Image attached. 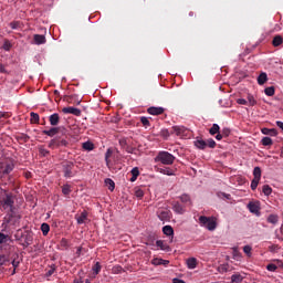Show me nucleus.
<instances>
[{"mask_svg": "<svg viewBox=\"0 0 283 283\" xmlns=\"http://www.w3.org/2000/svg\"><path fill=\"white\" fill-rule=\"evenodd\" d=\"M59 132H61V127H52L49 130H43L42 134H44V136H49L50 138H54Z\"/></svg>", "mask_w": 283, "mask_h": 283, "instance_id": "10", "label": "nucleus"}, {"mask_svg": "<svg viewBox=\"0 0 283 283\" xmlns=\"http://www.w3.org/2000/svg\"><path fill=\"white\" fill-rule=\"evenodd\" d=\"M10 28L12 30H21L23 28V22H21V21L10 22Z\"/></svg>", "mask_w": 283, "mask_h": 283, "instance_id": "30", "label": "nucleus"}, {"mask_svg": "<svg viewBox=\"0 0 283 283\" xmlns=\"http://www.w3.org/2000/svg\"><path fill=\"white\" fill-rule=\"evenodd\" d=\"M156 247H158V249H160L161 251H166V253H169V251H171V248L169 247V244H167V242L163 240H157Z\"/></svg>", "mask_w": 283, "mask_h": 283, "instance_id": "11", "label": "nucleus"}, {"mask_svg": "<svg viewBox=\"0 0 283 283\" xmlns=\"http://www.w3.org/2000/svg\"><path fill=\"white\" fill-rule=\"evenodd\" d=\"M10 256L11 254L0 253V266H10Z\"/></svg>", "mask_w": 283, "mask_h": 283, "instance_id": "14", "label": "nucleus"}, {"mask_svg": "<svg viewBox=\"0 0 283 283\" xmlns=\"http://www.w3.org/2000/svg\"><path fill=\"white\" fill-rule=\"evenodd\" d=\"M60 245L63 247V249H67V247H69L67 239H62V240L60 241Z\"/></svg>", "mask_w": 283, "mask_h": 283, "instance_id": "56", "label": "nucleus"}, {"mask_svg": "<svg viewBox=\"0 0 283 283\" xmlns=\"http://www.w3.org/2000/svg\"><path fill=\"white\" fill-rule=\"evenodd\" d=\"M163 233L168 237H174V228L171 226H165L163 228Z\"/></svg>", "mask_w": 283, "mask_h": 283, "instance_id": "28", "label": "nucleus"}, {"mask_svg": "<svg viewBox=\"0 0 283 283\" xmlns=\"http://www.w3.org/2000/svg\"><path fill=\"white\" fill-rule=\"evenodd\" d=\"M82 149H84V151H93L94 149V143L92 142H85L82 144Z\"/></svg>", "mask_w": 283, "mask_h": 283, "instance_id": "27", "label": "nucleus"}, {"mask_svg": "<svg viewBox=\"0 0 283 283\" xmlns=\"http://www.w3.org/2000/svg\"><path fill=\"white\" fill-rule=\"evenodd\" d=\"M33 41L35 45H43L46 42L45 35L34 34Z\"/></svg>", "mask_w": 283, "mask_h": 283, "instance_id": "16", "label": "nucleus"}, {"mask_svg": "<svg viewBox=\"0 0 283 283\" xmlns=\"http://www.w3.org/2000/svg\"><path fill=\"white\" fill-rule=\"evenodd\" d=\"M248 105H250V107H254V105H258V101H255V97H253V95L248 94Z\"/></svg>", "mask_w": 283, "mask_h": 283, "instance_id": "41", "label": "nucleus"}, {"mask_svg": "<svg viewBox=\"0 0 283 283\" xmlns=\"http://www.w3.org/2000/svg\"><path fill=\"white\" fill-rule=\"evenodd\" d=\"M261 144L263 147H271V145H273V139H271V137H263Z\"/></svg>", "mask_w": 283, "mask_h": 283, "instance_id": "34", "label": "nucleus"}, {"mask_svg": "<svg viewBox=\"0 0 283 283\" xmlns=\"http://www.w3.org/2000/svg\"><path fill=\"white\" fill-rule=\"evenodd\" d=\"M3 50H6V52H10V50H12V43H10V41L6 40L3 43Z\"/></svg>", "mask_w": 283, "mask_h": 283, "instance_id": "51", "label": "nucleus"}, {"mask_svg": "<svg viewBox=\"0 0 283 283\" xmlns=\"http://www.w3.org/2000/svg\"><path fill=\"white\" fill-rule=\"evenodd\" d=\"M242 280H244V276H242L240 273H235L231 276L232 283H241Z\"/></svg>", "mask_w": 283, "mask_h": 283, "instance_id": "31", "label": "nucleus"}, {"mask_svg": "<svg viewBox=\"0 0 283 283\" xmlns=\"http://www.w3.org/2000/svg\"><path fill=\"white\" fill-rule=\"evenodd\" d=\"M251 251H253V248H251V245H245L243 248V253H245V255H248V258H251Z\"/></svg>", "mask_w": 283, "mask_h": 283, "instance_id": "49", "label": "nucleus"}, {"mask_svg": "<svg viewBox=\"0 0 283 283\" xmlns=\"http://www.w3.org/2000/svg\"><path fill=\"white\" fill-rule=\"evenodd\" d=\"M161 136H164V138H169V130L168 129H163L161 130Z\"/></svg>", "mask_w": 283, "mask_h": 283, "instance_id": "60", "label": "nucleus"}, {"mask_svg": "<svg viewBox=\"0 0 283 283\" xmlns=\"http://www.w3.org/2000/svg\"><path fill=\"white\" fill-rule=\"evenodd\" d=\"M130 174L133 176L130 178V182H136V180L138 179V176H140V170H138V167H135L132 169Z\"/></svg>", "mask_w": 283, "mask_h": 283, "instance_id": "21", "label": "nucleus"}, {"mask_svg": "<svg viewBox=\"0 0 283 283\" xmlns=\"http://www.w3.org/2000/svg\"><path fill=\"white\" fill-rule=\"evenodd\" d=\"M199 224L201 227H206V229H208V231L216 230V222L213 219H211L209 217H206V216L199 217Z\"/></svg>", "mask_w": 283, "mask_h": 283, "instance_id": "4", "label": "nucleus"}, {"mask_svg": "<svg viewBox=\"0 0 283 283\" xmlns=\"http://www.w3.org/2000/svg\"><path fill=\"white\" fill-rule=\"evenodd\" d=\"M105 185L108 187L109 191H114V189H116V184L111 178L105 179Z\"/></svg>", "mask_w": 283, "mask_h": 283, "instance_id": "33", "label": "nucleus"}, {"mask_svg": "<svg viewBox=\"0 0 283 283\" xmlns=\"http://www.w3.org/2000/svg\"><path fill=\"white\" fill-rule=\"evenodd\" d=\"M0 74H8V71L6 70V65L0 64Z\"/></svg>", "mask_w": 283, "mask_h": 283, "instance_id": "61", "label": "nucleus"}, {"mask_svg": "<svg viewBox=\"0 0 283 283\" xmlns=\"http://www.w3.org/2000/svg\"><path fill=\"white\" fill-rule=\"evenodd\" d=\"M209 134H211V136H216V134H220V126L218 124H213L209 130Z\"/></svg>", "mask_w": 283, "mask_h": 283, "instance_id": "38", "label": "nucleus"}, {"mask_svg": "<svg viewBox=\"0 0 283 283\" xmlns=\"http://www.w3.org/2000/svg\"><path fill=\"white\" fill-rule=\"evenodd\" d=\"M147 113L150 114V116H160L165 114V108L158 106H150L147 108Z\"/></svg>", "mask_w": 283, "mask_h": 283, "instance_id": "7", "label": "nucleus"}, {"mask_svg": "<svg viewBox=\"0 0 283 283\" xmlns=\"http://www.w3.org/2000/svg\"><path fill=\"white\" fill-rule=\"evenodd\" d=\"M14 169V164H4V169H2V174H10Z\"/></svg>", "mask_w": 283, "mask_h": 283, "instance_id": "39", "label": "nucleus"}, {"mask_svg": "<svg viewBox=\"0 0 283 283\" xmlns=\"http://www.w3.org/2000/svg\"><path fill=\"white\" fill-rule=\"evenodd\" d=\"M206 143L207 147H210V149H216V140H213V138H209Z\"/></svg>", "mask_w": 283, "mask_h": 283, "instance_id": "50", "label": "nucleus"}, {"mask_svg": "<svg viewBox=\"0 0 283 283\" xmlns=\"http://www.w3.org/2000/svg\"><path fill=\"white\" fill-rule=\"evenodd\" d=\"M264 93L266 96H275V87L269 86L264 90Z\"/></svg>", "mask_w": 283, "mask_h": 283, "instance_id": "40", "label": "nucleus"}, {"mask_svg": "<svg viewBox=\"0 0 283 283\" xmlns=\"http://www.w3.org/2000/svg\"><path fill=\"white\" fill-rule=\"evenodd\" d=\"M179 198L184 205H191V197H189V195L184 193Z\"/></svg>", "mask_w": 283, "mask_h": 283, "instance_id": "37", "label": "nucleus"}, {"mask_svg": "<svg viewBox=\"0 0 283 283\" xmlns=\"http://www.w3.org/2000/svg\"><path fill=\"white\" fill-rule=\"evenodd\" d=\"M172 283H185V281H184V280H180V279H174V280H172Z\"/></svg>", "mask_w": 283, "mask_h": 283, "instance_id": "63", "label": "nucleus"}, {"mask_svg": "<svg viewBox=\"0 0 283 283\" xmlns=\"http://www.w3.org/2000/svg\"><path fill=\"white\" fill-rule=\"evenodd\" d=\"M74 163L72 161H63L62 163V171L64 174V178H74Z\"/></svg>", "mask_w": 283, "mask_h": 283, "instance_id": "5", "label": "nucleus"}, {"mask_svg": "<svg viewBox=\"0 0 283 283\" xmlns=\"http://www.w3.org/2000/svg\"><path fill=\"white\" fill-rule=\"evenodd\" d=\"M2 209L4 211H13L14 210V196L12 193H7L2 200Z\"/></svg>", "mask_w": 283, "mask_h": 283, "instance_id": "3", "label": "nucleus"}, {"mask_svg": "<svg viewBox=\"0 0 283 283\" xmlns=\"http://www.w3.org/2000/svg\"><path fill=\"white\" fill-rule=\"evenodd\" d=\"M142 125L147 129V127H151V123L149 122V118L143 116L140 117Z\"/></svg>", "mask_w": 283, "mask_h": 283, "instance_id": "45", "label": "nucleus"}, {"mask_svg": "<svg viewBox=\"0 0 283 283\" xmlns=\"http://www.w3.org/2000/svg\"><path fill=\"white\" fill-rule=\"evenodd\" d=\"M266 269L273 273V272L277 271V265L270 263L266 265Z\"/></svg>", "mask_w": 283, "mask_h": 283, "instance_id": "55", "label": "nucleus"}, {"mask_svg": "<svg viewBox=\"0 0 283 283\" xmlns=\"http://www.w3.org/2000/svg\"><path fill=\"white\" fill-rule=\"evenodd\" d=\"M231 134V130L229 128H223L221 135L226 136V138Z\"/></svg>", "mask_w": 283, "mask_h": 283, "instance_id": "58", "label": "nucleus"}, {"mask_svg": "<svg viewBox=\"0 0 283 283\" xmlns=\"http://www.w3.org/2000/svg\"><path fill=\"white\" fill-rule=\"evenodd\" d=\"M276 126L280 127V129L283 132V122H276Z\"/></svg>", "mask_w": 283, "mask_h": 283, "instance_id": "64", "label": "nucleus"}, {"mask_svg": "<svg viewBox=\"0 0 283 283\" xmlns=\"http://www.w3.org/2000/svg\"><path fill=\"white\" fill-rule=\"evenodd\" d=\"M135 196L136 198H143L145 196V192L143 191V189L138 188L135 190Z\"/></svg>", "mask_w": 283, "mask_h": 283, "instance_id": "54", "label": "nucleus"}, {"mask_svg": "<svg viewBox=\"0 0 283 283\" xmlns=\"http://www.w3.org/2000/svg\"><path fill=\"white\" fill-rule=\"evenodd\" d=\"M56 271V265L52 264L50 269L45 273V277H52L54 275V272Z\"/></svg>", "mask_w": 283, "mask_h": 283, "instance_id": "42", "label": "nucleus"}, {"mask_svg": "<svg viewBox=\"0 0 283 283\" xmlns=\"http://www.w3.org/2000/svg\"><path fill=\"white\" fill-rule=\"evenodd\" d=\"M70 145V142L63 137L56 136L55 138L51 139L49 143L50 149H59L61 147H67Z\"/></svg>", "mask_w": 283, "mask_h": 283, "instance_id": "2", "label": "nucleus"}, {"mask_svg": "<svg viewBox=\"0 0 283 283\" xmlns=\"http://www.w3.org/2000/svg\"><path fill=\"white\" fill-rule=\"evenodd\" d=\"M151 264H154V266H167V264H169V261L155 258L151 260Z\"/></svg>", "mask_w": 283, "mask_h": 283, "instance_id": "18", "label": "nucleus"}, {"mask_svg": "<svg viewBox=\"0 0 283 283\" xmlns=\"http://www.w3.org/2000/svg\"><path fill=\"white\" fill-rule=\"evenodd\" d=\"M282 43H283V38H282V35H276V36H274L273 40H272V45H273L274 48H280V45H282Z\"/></svg>", "mask_w": 283, "mask_h": 283, "instance_id": "22", "label": "nucleus"}, {"mask_svg": "<svg viewBox=\"0 0 283 283\" xmlns=\"http://www.w3.org/2000/svg\"><path fill=\"white\" fill-rule=\"evenodd\" d=\"M75 220L77 224H85L87 222V211L84 210L81 214H76Z\"/></svg>", "mask_w": 283, "mask_h": 283, "instance_id": "12", "label": "nucleus"}, {"mask_svg": "<svg viewBox=\"0 0 283 283\" xmlns=\"http://www.w3.org/2000/svg\"><path fill=\"white\" fill-rule=\"evenodd\" d=\"M266 81H269V75H266L265 72H262L259 76H258V83L260 85H264V83H266Z\"/></svg>", "mask_w": 283, "mask_h": 283, "instance_id": "23", "label": "nucleus"}, {"mask_svg": "<svg viewBox=\"0 0 283 283\" xmlns=\"http://www.w3.org/2000/svg\"><path fill=\"white\" fill-rule=\"evenodd\" d=\"M114 154V149H112V148H108L107 150H106V153H105V163H106V166L108 167V169H109V163H111V160H109V158H112V155Z\"/></svg>", "mask_w": 283, "mask_h": 283, "instance_id": "26", "label": "nucleus"}, {"mask_svg": "<svg viewBox=\"0 0 283 283\" xmlns=\"http://www.w3.org/2000/svg\"><path fill=\"white\" fill-rule=\"evenodd\" d=\"M157 216H158L159 220L165 221V220H169L170 212H169V210H158Z\"/></svg>", "mask_w": 283, "mask_h": 283, "instance_id": "15", "label": "nucleus"}, {"mask_svg": "<svg viewBox=\"0 0 283 283\" xmlns=\"http://www.w3.org/2000/svg\"><path fill=\"white\" fill-rule=\"evenodd\" d=\"M41 231H42L43 235H48L50 233V224L42 223L41 224Z\"/></svg>", "mask_w": 283, "mask_h": 283, "instance_id": "46", "label": "nucleus"}, {"mask_svg": "<svg viewBox=\"0 0 283 283\" xmlns=\"http://www.w3.org/2000/svg\"><path fill=\"white\" fill-rule=\"evenodd\" d=\"M62 193L63 196H70L72 193V186L67 184L62 186Z\"/></svg>", "mask_w": 283, "mask_h": 283, "instance_id": "36", "label": "nucleus"}, {"mask_svg": "<svg viewBox=\"0 0 283 283\" xmlns=\"http://www.w3.org/2000/svg\"><path fill=\"white\" fill-rule=\"evenodd\" d=\"M268 222L270 224H277V222H280V217L277 214H270L268 217Z\"/></svg>", "mask_w": 283, "mask_h": 283, "instance_id": "29", "label": "nucleus"}, {"mask_svg": "<svg viewBox=\"0 0 283 283\" xmlns=\"http://www.w3.org/2000/svg\"><path fill=\"white\" fill-rule=\"evenodd\" d=\"M30 116H31V123H33V124L39 123V114L32 112V113L30 114Z\"/></svg>", "mask_w": 283, "mask_h": 283, "instance_id": "48", "label": "nucleus"}, {"mask_svg": "<svg viewBox=\"0 0 283 283\" xmlns=\"http://www.w3.org/2000/svg\"><path fill=\"white\" fill-rule=\"evenodd\" d=\"M187 266L188 269H196L198 266V260L196 258H190L187 260Z\"/></svg>", "mask_w": 283, "mask_h": 283, "instance_id": "20", "label": "nucleus"}, {"mask_svg": "<svg viewBox=\"0 0 283 283\" xmlns=\"http://www.w3.org/2000/svg\"><path fill=\"white\" fill-rule=\"evenodd\" d=\"M248 209L250 213H254V216H260V202L250 201L248 203Z\"/></svg>", "mask_w": 283, "mask_h": 283, "instance_id": "8", "label": "nucleus"}, {"mask_svg": "<svg viewBox=\"0 0 283 283\" xmlns=\"http://www.w3.org/2000/svg\"><path fill=\"white\" fill-rule=\"evenodd\" d=\"M101 263L99 262H96L93 268H92V271H93V277H96V275H98V273H101Z\"/></svg>", "mask_w": 283, "mask_h": 283, "instance_id": "32", "label": "nucleus"}, {"mask_svg": "<svg viewBox=\"0 0 283 283\" xmlns=\"http://www.w3.org/2000/svg\"><path fill=\"white\" fill-rule=\"evenodd\" d=\"M40 154H41V156H50V150H48L45 148H40Z\"/></svg>", "mask_w": 283, "mask_h": 283, "instance_id": "57", "label": "nucleus"}, {"mask_svg": "<svg viewBox=\"0 0 283 283\" xmlns=\"http://www.w3.org/2000/svg\"><path fill=\"white\" fill-rule=\"evenodd\" d=\"M159 174H164V176H174V169L166 167L159 169Z\"/></svg>", "mask_w": 283, "mask_h": 283, "instance_id": "35", "label": "nucleus"}, {"mask_svg": "<svg viewBox=\"0 0 283 283\" xmlns=\"http://www.w3.org/2000/svg\"><path fill=\"white\" fill-rule=\"evenodd\" d=\"M262 192L264 193V196H271V193H273V189L271 188V186L264 185Z\"/></svg>", "mask_w": 283, "mask_h": 283, "instance_id": "44", "label": "nucleus"}, {"mask_svg": "<svg viewBox=\"0 0 283 283\" xmlns=\"http://www.w3.org/2000/svg\"><path fill=\"white\" fill-rule=\"evenodd\" d=\"M195 146L197 149H207V142L205 139H197L195 140Z\"/></svg>", "mask_w": 283, "mask_h": 283, "instance_id": "24", "label": "nucleus"}, {"mask_svg": "<svg viewBox=\"0 0 283 283\" xmlns=\"http://www.w3.org/2000/svg\"><path fill=\"white\" fill-rule=\"evenodd\" d=\"M17 140H20V143H28L30 140V137L28 134H20L17 136Z\"/></svg>", "mask_w": 283, "mask_h": 283, "instance_id": "43", "label": "nucleus"}, {"mask_svg": "<svg viewBox=\"0 0 283 283\" xmlns=\"http://www.w3.org/2000/svg\"><path fill=\"white\" fill-rule=\"evenodd\" d=\"M253 180H261L262 179V169L260 167H254L253 169Z\"/></svg>", "mask_w": 283, "mask_h": 283, "instance_id": "25", "label": "nucleus"}, {"mask_svg": "<svg viewBox=\"0 0 283 283\" xmlns=\"http://www.w3.org/2000/svg\"><path fill=\"white\" fill-rule=\"evenodd\" d=\"M62 112L63 114H73V116H81V109L72 106L64 107Z\"/></svg>", "mask_w": 283, "mask_h": 283, "instance_id": "9", "label": "nucleus"}, {"mask_svg": "<svg viewBox=\"0 0 283 283\" xmlns=\"http://www.w3.org/2000/svg\"><path fill=\"white\" fill-rule=\"evenodd\" d=\"M6 242H8V235L0 232V244H6Z\"/></svg>", "mask_w": 283, "mask_h": 283, "instance_id": "53", "label": "nucleus"}, {"mask_svg": "<svg viewBox=\"0 0 283 283\" xmlns=\"http://www.w3.org/2000/svg\"><path fill=\"white\" fill-rule=\"evenodd\" d=\"M4 167H6V163L0 161V178H1V175L3 174Z\"/></svg>", "mask_w": 283, "mask_h": 283, "instance_id": "62", "label": "nucleus"}, {"mask_svg": "<svg viewBox=\"0 0 283 283\" xmlns=\"http://www.w3.org/2000/svg\"><path fill=\"white\" fill-rule=\"evenodd\" d=\"M176 160V156L171 153L161 150L155 157V163H161V165H172Z\"/></svg>", "mask_w": 283, "mask_h": 283, "instance_id": "1", "label": "nucleus"}, {"mask_svg": "<svg viewBox=\"0 0 283 283\" xmlns=\"http://www.w3.org/2000/svg\"><path fill=\"white\" fill-rule=\"evenodd\" d=\"M258 185H260V180L259 179H252V181H251L252 191H255V189H258Z\"/></svg>", "mask_w": 283, "mask_h": 283, "instance_id": "52", "label": "nucleus"}, {"mask_svg": "<svg viewBox=\"0 0 283 283\" xmlns=\"http://www.w3.org/2000/svg\"><path fill=\"white\" fill-rule=\"evenodd\" d=\"M171 129L172 134H176V136H182L187 132L185 126H172Z\"/></svg>", "mask_w": 283, "mask_h": 283, "instance_id": "17", "label": "nucleus"}, {"mask_svg": "<svg viewBox=\"0 0 283 283\" xmlns=\"http://www.w3.org/2000/svg\"><path fill=\"white\" fill-rule=\"evenodd\" d=\"M61 120V116H59V113H54L49 117V123L50 125H52L53 127H56V125H59Z\"/></svg>", "mask_w": 283, "mask_h": 283, "instance_id": "13", "label": "nucleus"}, {"mask_svg": "<svg viewBox=\"0 0 283 283\" xmlns=\"http://www.w3.org/2000/svg\"><path fill=\"white\" fill-rule=\"evenodd\" d=\"M10 264H12L13 270L11 271V275L17 274V269H19V265L21 264V261L19 260V254L14 253L10 256Z\"/></svg>", "mask_w": 283, "mask_h": 283, "instance_id": "6", "label": "nucleus"}, {"mask_svg": "<svg viewBox=\"0 0 283 283\" xmlns=\"http://www.w3.org/2000/svg\"><path fill=\"white\" fill-rule=\"evenodd\" d=\"M261 132H262V134H264V136H276L277 135V129H275V128H262Z\"/></svg>", "mask_w": 283, "mask_h": 283, "instance_id": "19", "label": "nucleus"}, {"mask_svg": "<svg viewBox=\"0 0 283 283\" xmlns=\"http://www.w3.org/2000/svg\"><path fill=\"white\" fill-rule=\"evenodd\" d=\"M174 211H176V213H185V208H182L180 203H175Z\"/></svg>", "mask_w": 283, "mask_h": 283, "instance_id": "47", "label": "nucleus"}, {"mask_svg": "<svg viewBox=\"0 0 283 283\" xmlns=\"http://www.w3.org/2000/svg\"><path fill=\"white\" fill-rule=\"evenodd\" d=\"M237 103H238L239 105H249V102H248L247 99H244V98H239V99L237 101Z\"/></svg>", "mask_w": 283, "mask_h": 283, "instance_id": "59", "label": "nucleus"}]
</instances>
